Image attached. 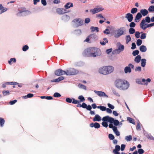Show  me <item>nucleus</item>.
I'll list each match as a JSON object with an SVG mask.
<instances>
[{
    "label": "nucleus",
    "instance_id": "e2e57ef3",
    "mask_svg": "<svg viewBox=\"0 0 154 154\" xmlns=\"http://www.w3.org/2000/svg\"><path fill=\"white\" fill-rule=\"evenodd\" d=\"M114 119L111 117H109V119L108 122H109L110 123H113L114 122Z\"/></svg>",
    "mask_w": 154,
    "mask_h": 154
},
{
    "label": "nucleus",
    "instance_id": "a878e982",
    "mask_svg": "<svg viewBox=\"0 0 154 154\" xmlns=\"http://www.w3.org/2000/svg\"><path fill=\"white\" fill-rule=\"evenodd\" d=\"M141 56L140 55H137L134 59V61L137 63H138L141 60Z\"/></svg>",
    "mask_w": 154,
    "mask_h": 154
},
{
    "label": "nucleus",
    "instance_id": "c85d7f7f",
    "mask_svg": "<svg viewBox=\"0 0 154 154\" xmlns=\"http://www.w3.org/2000/svg\"><path fill=\"white\" fill-rule=\"evenodd\" d=\"M141 66L143 67H144L146 64V60L144 58L142 59H141Z\"/></svg>",
    "mask_w": 154,
    "mask_h": 154
},
{
    "label": "nucleus",
    "instance_id": "1a4fd4ad",
    "mask_svg": "<svg viewBox=\"0 0 154 154\" xmlns=\"http://www.w3.org/2000/svg\"><path fill=\"white\" fill-rule=\"evenodd\" d=\"M69 12L67 11V10L63 8H58L57 9V12L59 14H63Z\"/></svg>",
    "mask_w": 154,
    "mask_h": 154
},
{
    "label": "nucleus",
    "instance_id": "393cba45",
    "mask_svg": "<svg viewBox=\"0 0 154 154\" xmlns=\"http://www.w3.org/2000/svg\"><path fill=\"white\" fill-rule=\"evenodd\" d=\"M124 71L125 73H127L128 72L130 73L131 72V68L128 66H126L124 69Z\"/></svg>",
    "mask_w": 154,
    "mask_h": 154
},
{
    "label": "nucleus",
    "instance_id": "58836bf2",
    "mask_svg": "<svg viewBox=\"0 0 154 154\" xmlns=\"http://www.w3.org/2000/svg\"><path fill=\"white\" fill-rule=\"evenodd\" d=\"M140 33L141 34L140 36L141 39H145L146 37V33H143L142 32H141Z\"/></svg>",
    "mask_w": 154,
    "mask_h": 154
},
{
    "label": "nucleus",
    "instance_id": "8fccbe9b",
    "mask_svg": "<svg viewBox=\"0 0 154 154\" xmlns=\"http://www.w3.org/2000/svg\"><path fill=\"white\" fill-rule=\"evenodd\" d=\"M113 123L114 125V126H116L119 125V121L118 120L114 119V122Z\"/></svg>",
    "mask_w": 154,
    "mask_h": 154
},
{
    "label": "nucleus",
    "instance_id": "f257e3e1",
    "mask_svg": "<svg viewBox=\"0 0 154 154\" xmlns=\"http://www.w3.org/2000/svg\"><path fill=\"white\" fill-rule=\"evenodd\" d=\"M115 85L119 89L124 91L128 88L130 84L126 80L117 79L115 82Z\"/></svg>",
    "mask_w": 154,
    "mask_h": 154
},
{
    "label": "nucleus",
    "instance_id": "39448f33",
    "mask_svg": "<svg viewBox=\"0 0 154 154\" xmlns=\"http://www.w3.org/2000/svg\"><path fill=\"white\" fill-rule=\"evenodd\" d=\"M125 29L124 27H121L118 29V32L116 34H115L114 37L115 38H119L120 36L124 34V31L123 29Z\"/></svg>",
    "mask_w": 154,
    "mask_h": 154
},
{
    "label": "nucleus",
    "instance_id": "412c9836",
    "mask_svg": "<svg viewBox=\"0 0 154 154\" xmlns=\"http://www.w3.org/2000/svg\"><path fill=\"white\" fill-rule=\"evenodd\" d=\"M96 35L94 34H91L90 35H89L87 37L86 39L84 40V42H87L88 43L89 42V38H91L94 37V36H95Z\"/></svg>",
    "mask_w": 154,
    "mask_h": 154
},
{
    "label": "nucleus",
    "instance_id": "37998d69",
    "mask_svg": "<svg viewBox=\"0 0 154 154\" xmlns=\"http://www.w3.org/2000/svg\"><path fill=\"white\" fill-rule=\"evenodd\" d=\"M97 8H94V9H91L90 10V12H91L93 14L97 13Z\"/></svg>",
    "mask_w": 154,
    "mask_h": 154
},
{
    "label": "nucleus",
    "instance_id": "bf43d9fd",
    "mask_svg": "<svg viewBox=\"0 0 154 154\" xmlns=\"http://www.w3.org/2000/svg\"><path fill=\"white\" fill-rule=\"evenodd\" d=\"M136 129L137 130H140V123L139 122L137 123Z\"/></svg>",
    "mask_w": 154,
    "mask_h": 154
},
{
    "label": "nucleus",
    "instance_id": "a18cd8bd",
    "mask_svg": "<svg viewBox=\"0 0 154 154\" xmlns=\"http://www.w3.org/2000/svg\"><path fill=\"white\" fill-rule=\"evenodd\" d=\"M112 90V93L118 97H119L120 96L119 94L116 91L115 89L113 88Z\"/></svg>",
    "mask_w": 154,
    "mask_h": 154
},
{
    "label": "nucleus",
    "instance_id": "c9c22d12",
    "mask_svg": "<svg viewBox=\"0 0 154 154\" xmlns=\"http://www.w3.org/2000/svg\"><path fill=\"white\" fill-rule=\"evenodd\" d=\"M109 117V116H105L104 117H103L102 118V120L103 121L108 122Z\"/></svg>",
    "mask_w": 154,
    "mask_h": 154
},
{
    "label": "nucleus",
    "instance_id": "de8ad7c7",
    "mask_svg": "<svg viewBox=\"0 0 154 154\" xmlns=\"http://www.w3.org/2000/svg\"><path fill=\"white\" fill-rule=\"evenodd\" d=\"M137 11V8H132L131 10V13L132 14H134L136 13Z\"/></svg>",
    "mask_w": 154,
    "mask_h": 154
},
{
    "label": "nucleus",
    "instance_id": "7ed1b4c3",
    "mask_svg": "<svg viewBox=\"0 0 154 154\" xmlns=\"http://www.w3.org/2000/svg\"><path fill=\"white\" fill-rule=\"evenodd\" d=\"M66 75H75L79 72V71L73 68L69 69L66 70Z\"/></svg>",
    "mask_w": 154,
    "mask_h": 154
},
{
    "label": "nucleus",
    "instance_id": "e433bc0d",
    "mask_svg": "<svg viewBox=\"0 0 154 154\" xmlns=\"http://www.w3.org/2000/svg\"><path fill=\"white\" fill-rule=\"evenodd\" d=\"M78 98L79 100V103L81 102H84L85 100V99L84 97L82 95H80L79 96Z\"/></svg>",
    "mask_w": 154,
    "mask_h": 154
},
{
    "label": "nucleus",
    "instance_id": "6ab92c4d",
    "mask_svg": "<svg viewBox=\"0 0 154 154\" xmlns=\"http://www.w3.org/2000/svg\"><path fill=\"white\" fill-rule=\"evenodd\" d=\"M101 117L98 114L96 115L93 118V121L94 122H99L101 121Z\"/></svg>",
    "mask_w": 154,
    "mask_h": 154
},
{
    "label": "nucleus",
    "instance_id": "4468645a",
    "mask_svg": "<svg viewBox=\"0 0 154 154\" xmlns=\"http://www.w3.org/2000/svg\"><path fill=\"white\" fill-rule=\"evenodd\" d=\"M142 16L141 13L138 12L136 14L134 18V20L135 22H139L140 20L142 17Z\"/></svg>",
    "mask_w": 154,
    "mask_h": 154
},
{
    "label": "nucleus",
    "instance_id": "09e8293b",
    "mask_svg": "<svg viewBox=\"0 0 154 154\" xmlns=\"http://www.w3.org/2000/svg\"><path fill=\"white\" fill-rule=\"evenodd\" d=\"M140 32L139 31H136L135 32V36L136 38H139L140 37Z\"/></svg>",
    "mask_w": 154,
    "mask_h": 154
},
{
    "label": "nucleus",
    "instance_id": "6e6552de",
    "mask_svg": "<svg viewBox=\"0 0 154 154\" xmlns=\"http://www.w3.org/2000/svg\"><path fill=\"white\" fill-rule=\"evenodd\" d=\"M94 92L98 96L100 97H108V96L104 92L99 91L96 90H94Z\"/></svg>",
    "mask_w": 154,
    "mask_h": 154
},
{
    "label": "nucleus",
    "instance_id": "423d86ee",
    "mask_svg": "<svg viewBox=\"0 0 154 154\" xmlns=\"http://www.w3.org/2000/svg\"><path fill=\"white\" fill-rule=\"evenodd\" d=\"M140 28L143 30H145L146 28L149 27V24L146 22L141 21L140 24Z\"/></svg>",
    "mask_w": 154,
    "mask_h": 154
},
{
    "label": "nucleus",
    "instance_id": "0e129e2a",
    "mask_svg": "<svg viewBox=\"0 0 154 154\" xmlns=\"http://www.w3.org/2000/svg\"><path fill=\"white\" fill-rule=\"evenodd\" d=\"M106 35L109 34L110 33L109 30L108 28H106L103 32Z\"/></svg>",
    "mask_w": 154,
    "mask_h": 154
},
{
    "label": "nucleus",
    "instance_id": "7c9ffc66",
    "mask_svg": "<svg viewBox=\"0 0 154 154\" xmlns=\"http://www.w3.org/2000/svg\"><path fill=\"white\" fill-rule=\"evenodd\" d=\"M92 32H94L96 31V32H99V28L98 27H94V26H91L90 28Z\"/></svg>",
    "mask_w": 154,
    "mask_h": 154
},
{
    "label": "nucleus",
    "instance_id": "f03ea898",
    "mask_svg": "<svg viewBox=\"0 0 154 154\" xmlns=\"http://www.w3.org/2000/svg\"><path fill=\"white\" fill-rule=\"evenodd\" d=\"M91 56L96 57L99 56L101 54L100 50L96 48H89Z\"/></svg>",
    "mask_w": 154,
    "mask_h": 154
},
{
    "label": "nucleus",
    "instance_id": "774afa93",
    "mask_svg": "<svg viewBox=\"0 0 154 154\" xmlns=\"http://www.w3.org/2000/svg\"><path fill=\"white\" fill-rule=\"evenodd\" d=\"M107 105L109 109H113L114 108V106L109 103H108Z\"/></svg>",
    "mask_w": 154,
    "mask_h": 154
},
{
    "label": "nucleus",
    "instance_id": "6e6d98bb",
    "mask_svg": "<svg viewBox=\"0 0 154 154\" xmlns=\"http://www.w3.org/2000/svg\"><path fill=\"white\" fill-rule=\"evenodd\" d=\"M2 93L4 96H6L9 94V91H3Z\"/></svg>",
    "mask_w": 154,
    "mask_h": 154
},
{
    "label": "nucleus",
    "instance_id": "2f4dec72",
    "mask_svg": "<svg viewBox=\"0 0 154 154\" xmlns=\"http://www.w3.org/2000/svg\"><path fill=\"white\" fill-rule=\"evenodd\" d=\"M33 96V94L31 93H29L26 95L24 96L23 98L24 99H26L27 98H31Z\"/></svg>",
    "mask_w": 154,
    "mask_h": 154
},
{
    "label": "nucleus",
    "instance_id": "5701e85b",
    "mask_svg": "<svg viewBox=\"0 0 154 154\" xmlns=\"http://www.w3.org/2000/svg\"><path fill=\"white\" fill-rule=\"evenodd\" d=\"M140 51L142 52H144L147 50V48L146 46L144 45H142L139 48Z\"/></svg>",
    "mask_w": 154,
    "mask_h": 154
},
{
    "label": "nucleus",
    "instance_id": "b1692460",
    "mask_svg": "<svg viewBox=\"0 0 154 154\" xmlns=\"http://www.w3.org/2000/svg\"><path fill=\"white\" fill-rule=\"evenodd\" d=\"M151 19L150 17L149 16H148L145 17V19L142 20L141 21L149 23L151 21Z\"/></svg>",
    "mask_w": 154,
    "mask_h": 154
},
{
    "label": "nucleus",
    "instance_id": "72a5a7b5",
    "mask_svg": "<svg viewBox=\"0 0 154 154\" xmlns=\"http://www.w3.org/2000/svg\"><path fill=\"white\" fill-rule=\"evenodd\" d=\"M16 59L15 58H11L8 61V63L10 64L11 65L12 64V62L13 63H15L16 62Z\"/></svg>",
    "mask_w": 154,
    "mask_h": 154
},
{
    "label": "nucleus",
    "instance_id": "f704fd0d",
    "mask_svg": "<svg viewBox=\"0 0 154 154\" xmlns=\"http://www.w3.org/2000/svg\"><path fill=\"white\" fill-rule=\"evenodd\" d=\"M127 120L129 121V122L134 125H135V122H134V120L132 118L130 117H127Z\"/></svg>",
    "mask_w": 154,
    "mask_h": 154
},
{
    "label": "nucleus",
    "instance_id": "052dcab7",
    "mask_svg": "<svg viewBox=\"0 0 154 154\" xmlns=\"http://www.w3.org/2000/svg\"><path fill=\"white\" fill-rule=\"evenodd\" d=\"M107 123L108 122H106L103 121V122H102L101 124L105 128H107L108 126V124Z\"/></svg>",
    "mask_w": 154,
    "mask_h": 154
},
{
    "label": "nucleus",
    "instance_id": "4d7b16f0",
    "mask_svg": "<svg viewBox=\"0 0 154 154\" xmlns=\"http://www.w3.org/2000/svg\"><path fill=\"white\" fill-rule=\"evenodd\" d=\"M108 137L110 140H113L115 138L114 136L111 134H109L108 135Z\"/></svg>",
    "mask_w": 154,
    "mask_h": 154
},
{
    "label": "nucleus",
    "instance_id": "5fc2aeb1",
    "mask_svg": "<svg viewBox=\"0 0 154 154\" xmlns=\"http://www.w3.org/2000/svg\"><path fill=\"white\" fill-rule=\"evenodd\" d=\"M29 49V47L27 45L24 46L22 48V50L24 51H26Z\"/></svg>",
    "mask_w": 154,
    "mask_h": 154
},
{
    "label": "nucleus",
    "instance_id": "338daca9",
    "mask_svg": "<svg viewBox=\"0 0 154 154\" xmlns=\"http://www.w3.org/2000/svg\"><path fill=\"white\" fill-rule=\"evenodd\" d=\"M66 101L67 103H70L72 102V99L69 97H67L66 99Z\"/></svg>",
    "mask_w": 154,
    "mask_h": 154
},
{
    "label": "nucleus",
    "instance_id": "9d476101",
    "mask_svg": "<svg viewBox=\"0 0 154 154\" xmlns=\"http://www.w3.org/2000/svg\"><path fill=\"white\" fill-rule=\"evenodd\" d=\"M106 66H103L100 68L99 69L98 72L99 73L101 74L104 75H107V72L106 71Z\"/></svg>",
    "mask_w": 154,
    "mask_h": 154
},
{
    "label": "nucleus",
    "instance_id": "c756f323",
    "mask_svg": "<svg viewBox=\"0 0 154 154\" xmlns=\"http://www.w3.org/2000/svg\"><path fill=\"white\" fill-rule=\"evenodd\" d=\"M73 33L76 35H80L82 33L81 31L79 29L75 30L74 31Z\"/></svg>",
    "mask_w": 154,
    "mask_h": 154
},
{
    "label": "nucleus",
    "instance_id": "13d9d810",
    "mask_svg": "<svg viewBox=\"0 0 154 154\" xmlns=\"http://www.w3.org/2000/svg\"><path fill=\"white\" fill-rule=\"evenodd\" d=\"M72 103L74 104H76L79 103V100H75L74 98H72Z\"/></svg>",
    "mask_w": 154,
    "mask_h": 154
},
{
    "label": "nucleus",
    "instance_id": "680f3d73",
    "mask_svg": "<svg viewBox=\"0 0 154 154\" xmlns=\"http://www.w3.org/2000/svg\"><path fill=\"white\" fill-rule=\"evenodd\" d=\"M17 101V100H13L10 101L9 102V104L11 105H13L16 103Z\"/></svg>",
    "mask_w": 154,
    "mask_h": 154
},
{
    "label": "nucleus",
    "instance_id": "473e14b6",
    "mask_svg": "<svg viewBox=\"0 0 154 154\" xmlns=\"http://www.w3.org/2000/svg\"><path fill=\"white\" fill-rule=\"evenodd\" d=\"M5 121L4 118L0 117V126L3 127L4 126Z\"/></svg>",
    "mask_w": 154,
    "mask_h": 154
},
{
    "label": "nucleus",
    "instance_id": "79ce46f5",
    "mask_svg": "<svg viewBox=\"0 0 154 154\" xmlns=\"http://www.w3.org/2000/svg\"><path fill=\"white\" fill-rule=\"evenodd\" d=\"M135 32V29L133 28H130L129 29V32L130 34H133Z\"/></svg>",
    "mask_w": 154,
    "mask_h": 154
},
{
    "label": "nucleus",
    "instance_id": "bb28decb",
    "mask_svg": "<svg viewBox=\"0 0 154 154\" xmlns=\"http://www.w3.org/2000/svg\"><path fill=\"white\" fill-rule=\"evenodd\" d=\"M113 130L114 133L116 134V135L119 136L120 135V133L117 129V127H114Z\"/></svg>",
    "mask_w": 154,
    "mask_h": 154
},
{
    "label": "nucleus",
    "instance_id": "49530a36",
    "mask_svg": "<svg viewBox=\"0 0 154 154\" xmlns=\"http://www.w3.org/2000/svg\"><path fill=\"white\" fill-rule=\"evenodd\" d=\"M142 43V40L140 39H138L136 42V44L138 46H139L141 45Z\"/></svg>",
    "mask_w": 154,
    "mask_h": 154
},
{
    "label": "nucleus",
    "instance_id": "f3484780",
    "mask_svg": "<svg viewBox=\"0 0 154 154\" xmlns=\"http://www.w3.org/2000/svg\"><path fill=\"white\" fill-rule=\"evenodd\" d=\"M148 11L146 9H142L140 10V13L143 17L146 16L148 14Z\"/></svg>",
    "mask_w": 154,
    "mask_h": 154
},
{
    "label": "nucleus",
    "instance_id": "4be33fe9",
    "mask_svg": "<svg viewBox=\"0 0 154 154\" xmlns=\"http://www.w3.org/2000/svg\"><path fill=\"white\" fill-rule=\"evenodd\" d=\"M73 7V3H72L68 2L66 3L64 5V8L66 9H67L71 7Z\"/></svg>",
    "mask_w": 154,
    "mask_h": 154
},
{
    "label": "nucleus",
    "instance_id": "c03bdc74",
    "mask_svg": "<svg viewBox=\"0 0 154 154\" xmlns=\"http://www.w3.org/2000/svg\"><path fill=\"white\" fill-rule=\"evenodd\" d=\"M78 86L80 88L84 89L85 90L86 89V87L84 85L81 84H79L78 85Z\"/></svg>",
    "mask_w": 154,
    "mask_h": 154
},
{
    "label": "nucleus",
    "instance_id": "aec40b11",
    "mask_svg": "<svg viewBox=\"0 0 154 154\" xmlns=\"http://www.w3.org/2000/svg\"><path fill=\"white\" fill-rule=\"evenodd\" d=\"M61 19L62 20L65 21H67L69 20L70 17L69 15H64L62 17Z\"/></svg>",
    "mask_w": 154,
    "mask_h": 154
},
{
    "label": "nucleus",
    "instance_id": "2eb2a0df",
    "mask_svg": "<svg viewBox=\"0 0 154 154\" xmlns=\"http://www.w3.org/2000/svg\"><path fill=\"white\" fill-rule=\"evenodd\" d=\"M115 149L113 150V152L115 154H120L119 151L120 149V147L119 145H116L115 146Z\"/></svg>",
    "mask_w": 154,
    "mask_h": 154
},
{
    "label": "nucleus",
    "instance_id": "ddd939ff",
    "mask_svg": "<svg viewBox=\"0 0 154 154\" xmlns=\"http://www.w3.org/2000/svg\"><path fill=\"white\" fill-rule=\"evenodd\" d=\"M125 17L127 19L128 21L129 22H131L133 20V15L130 13L127 14Z\"/></svg>",
    "mask_w": 154,
    "mask_h": 154
},
{
    "label": "nucleus",
    "instance_id": "0eeeda50",
    "mask_svg": "<svg viewBox=\"0 0 154 154\" xmlns=\"http://www.w3.org/2000/svg\"><path fill=\"white\" fill-rule=\"evenodd\" d=\"M55 74L57 76H60L66 74V72L61 69H59L55 71Z\"/></svg>",
    "mask_w": 154,
    "mask_h": 154
},
{
    "label": "nucleus",
    "instance_id": "dca6fc26",
    "mask_svg": "<svg viewBox=\"0 0 154 154\" xmlns=\"http://www.w3.org/2000/svg\"><path fill=\"white\" fill-rule=\"evenodd\" d=\"M106 69L107 74H109L112 72L114 70V67L111 66H106Z\"/></svg>",
    "mask_w": 154,
    "mask_h": 154
},
{
    "label": "nucleus",
    "instance_id": "cd10ccee",
    "mask_svg": "<svg viewBox=\"0 0 154 154\" xmlns=\"http://www.w3.org/2000/svg\"><path fill=\"white\" fill-rule=\"evenodd\" d=\"M136 82L138 84H140V85H147L148 83L147 82H145L144 83H142L141 82V80L139 79H136Z\"/></svg>",
    "mask_w": 154,
    "mask_h": 154
},
{
    "label": "nucleus",
    "instance_id": "603ef678",
    "mask_svg": "<svg viewBox=\"0 0 154 154\" xmlns=\"http://www.w3.org/2000/svg\"><path fill=\"white\" fill-rule=\"evenodd\" d=\"M53 96L54 97H59L61 96V95L59 93L56 92L54 94Z\"/></svg>",
    "mask_w": 154,
    "mask_h": 154
},
{
    "label": "nucleus",
    "instance_id": "20e7f679",
    "mask_svg": "<svg viewBox=\"0 0 154 154\" xmlns=\"http://www.w3.org/2000/svg\"><path fill=\"white\" fill-rule=\"evenodd\" d=\"M19 12L17 14V16H25L30 13V11H25L23 9L19 10Z\"/></svg>",
    "mask_w": 154,
    "mask_h": 154
},
{
    "label": "nucleus",
    "instance_id": "ea45409f",
    "mask_svg": "<svg viewBox=\"0 0 154 154\" xmlns=\"http://www.w3.org/2000/svg\"><path fill=\"white\" fill-rule=\"evenodd\" d=\"M126 43L128 44V43L131 40V37L129 35H126Z\"/></svg>",
    "mask_w": 154,
    "mask_h": 154
},
{
    "label": "nucleus",
    "instance_id": "f8f14e48",
    "mask_svg": "<svg viewBox=\"0 0 154 154\" xmlns=\"http://www.w3.org/2000/svg\"><path fill=\"white\" fill-rule=\"evenodd\" d=\"M83 55L85 57H91V54L89 49H85L83 53Z\"/></svg>",
    "mask_w": 154,
    "mask_h": 154
},
{
    "label": "nucleus",
    "instance_id": "a19ab883",
    "mask_svg": "<svg viewBox=\"0 0 154 154\" xmlns=\"http://www.w3.org/2000/svg\"><path fill=\"white\" fill-rule=\"evenodd\" d=\"M125 139L127 141H129L132 139V137L131 135H129L125 137Z\"/></svg>",
    "mask_w": 154,
    "mask_h": 154
},
{
    "label": "nucleus",
    "instance_id": "864d4df0",
    "mask_svg": "<svg viewBox=\"0 0 154 154\" xmlns=\"http://www.w3.org/2000/svg\"><path fill=\"white\" fill-rule=\"evenodd\" d=\"M135 26L136 24L134 22L131 21L129 24V26L131 28H133L135 27Z\"/></svg>",
    "mask_w": 154,
    "mask_h": 154
},
{
    "label": "nucleus",
    "instance_id": "a211bd4d",
    "mask_svg": "<svg viewBox=\"0 0 154 154\" xmlns=\"http://www.w3.org/2000/svg\"><path fill=\"white\" fill-rule=\"evenodd\" d=\"M124 49V46L123 45H122L121 44L119 45L118 48L116 49L115 50L116 51H118V53H119L121 51H123Z\"/></svg>",
    "mask_w": 154,
    "mask_h": 154
},
{
    "label": "nucleus",
    "instance_id": "3c124183",
    "mask_svg": "<svg viewBox=\"0 0 154 154\" xmlns=\"http://www.w3.org/2000/svg\"><path fill=\"white\" fill-rule=\"evenodd\" d=\"M139 51L138 50H137L134 51L133 52L132 54H133V56H136L137 55H138V54H139Z\"/></svg>",
    "mask_w": 154,
    "mask_h": 154
},
{
    "label": "nucleus",
    "instance_id": "69168bd1",
    "mask_svg": "<svg viewBox=\"0 0 154 154\" xmlns=\"http://www.w3.org/2000/svg\"><path fill=\"white\" fill-rule=\"evenodd\" d=\"M137 152L139 154H142L144 152V151L142 149H139L138 150Z\"/></svg>",
    "mask_w": 154,
    "mask_h": 154
},
{
    "label": "nucleus",
    "instance_id": "9b49d317",
    "mask_svg": "<svg viewBox=\"0 0 154 154\" xmlns=\"http://www.w3.org/2000/svg\"><path fill=\"white\" fill-rule=\"evenodd\" d=\"M90 126L91 127H94L95 128L98 129L100 127V124L98 122H92L90 124Z\"/></svg>",
    "mask_w": 154,
    "mask_h": 154
},
{
    "label": "nucleus",
    "instance_id": "4c0bfd02",
    "mask_svg": "<svg viewBox=\"0 0 154 154\" xmlns=\"http://www.w3.org/2000/svg\"><path fill=\"white\" fill-rule=\"evenodd\" d=\"M148 11L150 12H154V5H151L148 9Z\"/></svg>",
    "mask_w": 154,
    "mask_h": 154
}]
</instances>
